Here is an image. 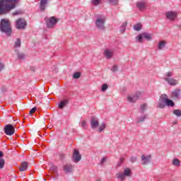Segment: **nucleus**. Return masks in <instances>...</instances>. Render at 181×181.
<instances>
[{
	"label": "nucleus",
	"instance_id": "obj_16",
	"mask_svg": "<svg viewBox=\"0 0 181 181\" xmlns=\"http://www.w3.org/2000/svg\"><path fill=\"white\" fill-rule=\"evenodd\" d=\"M136 6L139 11H145V8H146V1L144 0L139 1L136 4Z\"/></svg>",
	"mask_w": 181,
	"mask_h": 181
},
{
	"label": "nucleus",
	"instance_id": "obj_41",
	"mask_svg": "<svg viewBox=\"0 0 181 181\" xmlns=\"http://www.w3.org/2000/svg\"><path fill=\"white\" fill-rule=\"evenodd\" d=\"M36 107H33L30 110V115H33V114H35V112H36Z\"/></svg>",
	"mask_w": 181,
	"mask_h": 181
},
{
	"label": "nucleus",
	"instance_id": "obj_37",
	"mask_svg": "<svg viewBox=\"0 0 181 181\" xmlns=\"http://www.w3.org/2000/svg\"><path fill=\"white\" fill-rule=\"evenodd\" d=\"M107 88H108V85H107V83H105L102 86L101 91H106Z\"/></svg>",
	"mask_w": 181,
	"mask_h": 181
},
{
	"label": "nucleus",
	"instance_id": "obj_46",
	"mask_svg": "<svg viewBox=\"0 0 181 181\" xmlns=\"http://www.w3.org/2000/svg\"><path fill=\"white\" fill-rule=\"evenodd\" d=\"M112 71H118V66L114 65L113 67H112Z\"/></svg>",
	"mask_w": 181,
	"mask_h": 181
},
{
	"label": "nucleus",
	"instance_id": "obj_18",
	"mask_svg": "<svg viewBox=\"0 0 181 181\" xmlns=\"http://www.w3.org/2000/svg\"><path fill=\"white\" fill-rule=\"evenodd\" d=\"M48 1L49 0H41L40 1V11H41V12H45V11H46V5H47Z\"/></svg>",
	"mask_w": 181,
	"mask_h": 181
},
{
	"label": "nucleus",
	"instance_id": "obj_23",
	"mask_svg": "<svg viewBox=\"0 0 181 181\" xmlns=\"http://www.w3.org/2000/svg\"><path fill=\"white\" fill-rule=\"evenodd\" d=\"M67 104H69L68 100H62L59 104V108H60V110H62V108H64V107H66V105H67Z\"/></svg>",
	"mask_w": 181,
	"mask_h": 181
},
{
	"label": "nucleus",
	"instance_id": "obj_33",
	"mask_svg": "<svg viewBox=\"0 0 181 181\" xmlns=\"http://www.w3.org/2000/svg\"><path fill=\"white\" fill-rule=\"evenodd\" d=\"M4 166H5V160L2 158H0V169L4 168Z\"/></svg>",
	"mask_w": 181,
	"mask_h": 181
},
{
	"label": "nucleus",
	"instance_id": "obj_14",
	"mask_svg": "<svg viewBox=\"0 0 181 181\" xmlns=\"http://www.w3.org/2000/svg\"><path fill=\"white\" fill-rule=\"evenodd\" d=\"M165 16L167 19H170V21H175L176 16H177V13L175 11H168L165 13Z\"/></svg>",
	"mask_w": 181,
	"mask_h": 181
},
{
	"label": "nucleus",
	"instance_id": "obj_44",
	"mask_svg": "<svg viewBox=\"0 0 181 181\" xmlns=\"http://www.w3.org/2000/svg\"><path fill=\"white\" fill-rule=\"evenodd\" d=\"M4 69H5V65H4V64H2V62H0V71H2Z\"/></svg>",
	"mask_w": 181,
	"mask_h": 181
},
{
	"label": "nucleus",
	"instance_id": "obj_12",
	"mask_svg": "<svg viewBox=\"0 0 181 181\" xmlns=\"http://www.w3.org/2000/svg\"><path fill=\"white\" fill-rule=\"evenodd\" d=\"M100 125V122L98 121V118L95 116H93L90 119V127L92 129H95Z\"/></svg>",
	"mask_w": 181,
	"mask_h": 181
},
{
	"label": "nucleus",
	"instance_id": "obj_2",
	"mask_svg": "<svg viewBox=\"0 0 181 181\" xmlns=\"http://www.w3.org/2000/svg\"><path fill=\"white\" fill-rule=\"evenodd\" d=\"M0 30L6 33L8 36H11L12 33V26L11 21L8 18H3L0 21Z\"/></svg>",
	"mask_w": 181,
	"mask_h": 181
},
{
	"label": "nucleus",
	"instance_id": "obj_26",
	"mask_svg": "<svg viewBox=\"0 0 181 181\" xmlns=\"http://www.w3.org/2000/svg\"><path fill=\"white\" fill-rule=\"evenodd\" d=\"M127 25H128V23H127V21H124L121 27H120V32L121 33H124V32H125L126 29H127Z\"/></svg>",
	"mask_w": 181,
	"mask_h": 181
},
{
	"label": "nucleus",
	"instance_id": "obj_5",
	"mask_svg": "<svg viewBox=\"0 0 181 181\" xmlns=\"http://www.w3.org/2000/svg\"><path fill=\"white\" fill-rule=\"evenodd\" d=\"M4 133L9 136L13 135L15 134V127L11 124L6 125L4 127Z\"/></svg>",
	"mask_w": 181,
	"mask_h": 181
},
{
	"label": "nucleus",
	"instance_id": "obj_21",
	"mask_svg": "<svg viewBox=\"0 0 181 181\" xmlns=\"http://www.w3.org/2000/svg\"><path fill=\"white\" fill-rule=\"evenodd\" d=\"M116 176H117V179L118 180H120V181L125 180V175H124V173H122V172L118 173L116 174Z\"/></svg>",
	"mask_w": 181,
	"mask_h": 181
},
{
	"label": "nucleus",
	"instance_id": "obj_15",
	"mask_svg": "<svg viewBox=\"0 0 181 181\" xmlns=\"http://www.w3.org/2000/svg\"><path fill=\"white\" fill-rule=\"evenodd\" d=\"M106 59H112V56H114V50L112 49H105L104 53H103Z\"/></svg>",
	"mask_w": 181,
	"mask_h": 181
},
{
	"label": "nucleus",
	"instance_id": "obj_17",
	"mask_svg": "<svg viewBox=\"0 0 181 181\" xmlns=\"http://www.w3.org/2000/svg\"><path fill=\"white\" fill-rule=\"evenodd\" d=\"M165 81H167L170 86H176L177 84V81L172 78H164Z\"/></svg>",
	"mask_w": 181,
	"mask_h": 181
},
{
	"label": "nucleus",
	"instance_id": "obj_45",
	"mask_svg": "<svg viewBox=\"0 0 181 181\" xmlns=\"http://www.w3.org/2000/svg\"><path fill=\"white\" fill-rule=\"evenodd\" d=\"M64 158H66V154H64V153L59 154V159L63 160V159H64Z\"/></svg>",
	"mask_w": 181,
	"mask_h": 181
},
{
	"label": "nucleus",
	"instance_id": "obj_4",
	"mask_svg": "<svg viewBox=\"0 0 181 181\" xmlns=\"http://www.w3.org/2000/svg\"><path fill=\"white\" fill-rule=\"evenodd\" d=\"M107 19L105 18V16H101L100 17H98V18L95 21V25L98 29H100V30H105V21Z\"/></svg>",
	"mask_w": 181,
	"mask_h": 181
},
{
	"label": "nucleus",
	"instance_id": "obj_7",
	"mask_svg": "<svg viewBox=\"0 0 181 181\" xmlns=\"http://www.w3.org/2000/svg\"><path fill=\"white\" fill-rule=\"evenodd\" d=\"M141 95H142V93L141 92H136L133 96L129 95L127 97V101L129 103H135L138 101L139 98H141Z\"/></svg>",
	"mask_w": 181,
	"mask_h": 181
},
{
	"label": "nucleus",
	"instance_id": "obj_11",
	"mask_svg": "<svg viewBox=\"0 0 181 181\" xmlns=\"http://www.w3.org/2000/svg\"><path fill=\"white\" fill-rule=\"evenodd\" d=\"M181 90L179 88L175 89L171 93L173 100H180Z\"/></svg>",
	"mask_w": 181,
	"mask_h": 181
},
{
	"label": "nucleus",
	"instance_id": "obj_34",
	"mask_svg": "<svg viewBox=\"0 0 181 181\" xmlns=\"http://www.w3.org/2000/svg\"><path fill=\"white\" fill-rule=\"evenodd\" d=\"M81 74L80 73V72H76L74 74V76H73V78H80V77H81Z\"/></svg>",
	"mask_w": 181,
	"mask_h": 181
},
{
	"label": "nucleus",
	"instance_id": "obj_13",
	"mask_svg": "<svg viewBox=\"0 0 181 181\" xmlns=\"http://www.w3.org/2000/svg\"><path fill=\"white\" fill-rule=\"evenodd\" d=\"M152 159V156L148 155H142L141 156V162L142 165H148V163H151Z\"/></svg>",
	"mask_w": 181,
	"mask_h": 181
},
{
	"label": "nucleus",
	"instance_id": "obj_42",
	"mask_svg": "<svg viewBox=\"0 0 181 181\" xmlns=\"http://www.w3.org/2000/svg\"><path fill=\"white\" fill-rule=\"evenodd\" d=\"M173 76V72H168L166 74H165V77H167L168 78H169V77H172Z\"/></svg>",
	"mask_w": 181,
	"mask_h": 181
},
{
	"label": "nucleus",
	"instance_id": "obj_47",
	"mask_svg": "<svg viewBox=\"0 0 181 181\" xmlns=\"http://www.w3.org/2000/svg\"><path fill=\"white\" fill-rule=\"evenodd\" d=\"M18 59H25V54H18Z\"/></svg>",
	"mask_w": 181,
	"mask_h": 181
},
{
	"label": "nucleus",
	"instance_id": "obj_3",
	"mask_svg": "<svg viewBox=\"0 0 181 181\" xmlns=\"http://www.w3.org/2000/svg\"><path fill=\"white\" fill-rule=\"evenodd\" d=\"M45 21L47 23V28L49 29L54 28L59 22V19H57L55 16H52L50 18L45 17Z\"/></svg>",
	"mask_w": 181,
	"mask_h": 181
},
{
	"label": "nucleus",
	"instance_id": "obj_40",
	"mask_svg": "<svg viewBox=\"0 0 181 181\" xmlns=\"http://www.w3.org/2000/svg\"><path fill=\"white\" fill-rule=\"evenodd\" d=\"M141 110L142 112H144V111H145V110H146V103H144L143 105H141Z\"/></svg>",
	"mask_w": 181,
	"mask_h": 181
},
{
	"label": "nucleus",
	"instance_id": "obj_54",
	"mask_svg": "<svg viewBox=\"0 0 181 181\" xmlns=\"http://www.w3.org/2000/svg\"><path fill=\"white\" fill-rule=\"evenodd\" d=\"M174 124H177V121L174 122Z\"/></svg>",
	"mask_w": 181,
	"mask_h": 181
},
{
	"label": "nucleus",
	"instance_id": "obj_6",
	"mask_svg": "<svg viewBox=\"0 0 181 181\" xmlns=\"http://www.w3.org/2000/svg\"><path fill=\"white\" fill-rule=\"evenodd\" d=\"M137 40L140 43L144 42V39H146V40H151L152 39V35L151 34H148L147 33H143L139 35H137Z\"/></svg>",
	"mask_w": 181,
	"mask_h": 181
},
{
	"label": "nucleus",
	"instance_id": "obj_1",
	"mask_svg": "<svg viewBox=\"0 0 181 181\" xmlns=\"http://www.w3.org/2000/svg\"><path fill=\"white\" fill-rule=\"evenodd\" d=\"M20 2V0H0V16L11 13Z\"/></svg>",
	"mask_w": 181,
	"mask_h": 181
},
{
	"label": "nucleus",
	"instance_id": "obj_28",
	"mask_svg": "<svg viewBox=\"0 0 181 181\" xmlns=\"http://www.w3.org/2000/svg\"><path fill=\"white\" fill-rule=\"evenodd\" d=\"M173 165H174V166H180V160L177 158H174L173 160Z\"/></svg>",
	"mask_w": 181,
	"mask_h": 181
},
{
	"label": "nucleus",
	"instance_id": "obj_38",
	"mask_svg": "<svg viewBox=\"0 0 181 181\" xmlns=\"http://www.w3.org/2000/svg\"><path fill=\"white\" fill-rule=\"evenodd\" d=\"M22 14V11L18 10L13 13V16H16V15H21Z\"/></svg>",
	"mask_w": 181,
	"mask_h": 181
},
{
	"label": "nucleus",
	"instance_id": "obj_48",
	"mask_svg": "<svg viewBox=\"0 0 181 181\" xmlns=\"http://www.w3.org/2000/svg\"><path fill=\"white\" fill-rule=\"evenodd\" d=\"M105 162H107V157H103L101 160V164L103 165V163H105Z\"/></svg>",
	"mask_w": 181,
	"mask_h": 181
},
{
	"label": "nucleus",
	"instance_id": "obj_9",
	"mask_svg": "<svg viewBox=\"0 0 181 181\" xmlns=\"http://www.w3.org/2000/svg\"><path fill=\"white\" fill-rule=\"evenodd\" d=\"M157 107L158 108H165V107H166V95L165 94H163L160 95Z\"/></svg>",
	"mask_w": 181,
	"mask_h": 181
},
{
	"label": "nucleus",
	"instance_id": "obj_31",
	"mask_svg": "<svg viewBox=\"0 0 181 181\" xmlns=\"http://www.w3.org/2000/svg\"><path fill=\"white\" fill-rule=\"evenodd\" d=\"M14 47H21V38L16 40Z\"/></svg>",
	"mask_w": 181,
	"mask_h": 181
},
{
	"label": "nucleus",
	"instance_id": "obj_52",
	"mask_svg": "<svg viewBox=\"0 0 181 181\" xmlns=\"http://www.w3.org/2000/svg\"><path fill=\"white\" fill-rule=\"evenodd\" d=\"M30 70H31V71H35V67L31 66V67L30 68Z\"/></svg>",
	"mask_w": 181,
	"mask_h": 181
},
{
	"label": "nucleus",
	"instance_id": "obj_53",
	"mask_svg": "<svg viewBox=\"0 0 181 181\" xmlns=\"http://www.w3.org/2000/svg\"><path fill=\"white\" fill-rule=\"evenodd\" d=\"M2 156H4V153H2V151H0V158H2Z\"/></svg>",
	"mask_w": 181,
	"mask_h": 181
},
{
	"label": "nucleus",
	"instance_id": "obj_22",
	"mask_svg": "<svg viewBox=\"0 0 181 181\" xmlns=\"http://www.w3.org/2000/svg\"><path fill=\"white\" fill-rule=\"evenodd\" d=\"M26 169H28V163L23 162L21 163V165L19 168V170H20V172H25V170H26Z\"/></svg>",
	"mask_w": 181,
	"mask_h": 181
},
{
	"label": "nucleus",
	"instance_id": "obj_19",
	"mask_svg": "<svg viewBox=\"0 0 181 181\" xmlns=\"http://www.w3.org/2000/svg\"><path fill=\"white\" fill-rule=\"evenodd\" d=\"M73 165L71 164H66L64 165V170L66 173H71L73 172Z\"/></svg>",
	"mask_w": 181,
	"mask_h": 181
},
{
	"label": "nucleus",
	"instance_id": "obj_36",
	"mask_svg": "<svg viewBox=\"0 0 181 181\" xmlns=\"http://www.w3.org/2000/svg\"><path fill=\"white\" fill-rule=\"evenodd\" d=\"M119 0H109V2L111 5H118Z\"/></svg>",
	"mask_w": 181,
	"mask_h": 181
},
{
	"label": "nucleus",
	"instance_id": "obj_35",
	"mask_svg": "<svg viewBox=\"0 0 181 181\" xmlns=\"http://www.w3.org/2000/svg\"><path fill=\"white\" fill-rule=\"evenodd\" d=\"M105 123H103L99 128V132H102V131H104V129H105Z\"/></svg>",
	"mask_w": 181,
	"mask_h": 181
},
{
	"label": "nucleus",
	"instance_id": "obj_39",
	"mask_svg": "<svg viewBox=\"0 0 181 181\" xmlns=\"http://www.w3.org/2000/svg\"><path fill=\"white\" fill-rule=\"evenodd\" d=\"M146 118V116H142L139 118L138 122H144L145 121V119Z\"/></svg>",
	"mask_w": 181,
	"mask_h": 181
},
{
	"label": "nucleus",
	"instance_id": "obj_25",
	"mask_svg": "<svg viewBox=\"0 0 181 181\" xmlns=\"http://www.w3.org/2000/svg\"><path fill=\"white\" fill-rule=\"evenodd\" d=\"M165 45H166V41H163V40L160 41L158 46V50H162V49H163V47H165Z\"/></svg>",
	"mask_w": 181,
	"mask_h": 181
},
{
	"label": "nucleus",
	"instance_id": "obj_29",
	"mask_svg": "<svg viewBox=\"0 0 181 181\" xmlns=\"http://www.w3.org/2000/svg\"><path fill=\"white\" fill-rule=\"evenodd\" d=\"M134 30H141L142 29V25L141 23H137L134 25Z\"/></svg>",
	"mask_w": 181,
	"mask_h": 181
},
{
	"label": "nucleus",
	"instance_id": "obj_32",
	"mask_svg": "<svg viewBox=\"0 0 181 181\" xmlns=\"http://www.w3.org/2000/svg\"><path fill=\"white\" fill-rule=\"evenodd\" d=\"M81 127L82 128H83V129H86L87 128V122L86 120H82Z\"/></svg>",
	"mask_w": 181,
	"mask_h": 181
},
{
	"label": "nucleus",
	"instance_id": "obj_50",
	"mask_svg": "<svg viewBox=\"0 0 181 181\" xmlns=\"http://www.w3.org/2000/svg\"><path fill=\"white\" fill-rule=\"evenodd\" d=\"M124 160H125V158H124V157H120V158H119V162H120L121 163H124Z\"/></svg>",
	"mask_w": 181,
	"mask_h": 181
},
{
	"label": "nucleus",
	"instance_id": "obj_43",
	"mask_svg": "<svg viewBox=\"0 0 181 181\" xmlns=\"http://www.w3.org/2000/svg\"><path fill=\"white\" fill-rule=\"evenodd\" d=\"M50 170H53V172H56L57 170V167L56 165H52L50 168Z\"/></svg>",
	"mask_w": 181,
	"mask_h": 181
},
{
	"label": "nucleus",
	"instance_id": "obj_30",
	"mask_svg": "<svg viewBox=\"0 0 181 181\" xmlns=\"http://www.w3.org/2000/svg\"><path fill=\"white\" fill-rule=\"evenodd\" d=\"M173 114L177 117H181V110H174Z\"/></svg>",
	"mask_w": 181,
	"mask_h": 181
},
{
	"label": "nucleus",
	"instance_id": "obj_10",
	"mask_svg": "<svg viewBox=\"0 0 181 181\" xmlns=\"http://www.w3.org/2000/svg\"><path fill=\"white\" fill-rule=\"evenodd\" d=\"M72 160L75 162V163H78L81 160V155H80V151L78 150L75 149L74 151V153L72 155Z\"/></svg>",
	"mask_w": 181,
	"mask_h": 181
},
{
	"label": "nucleus",
	"instance_id": "obj_24",
	"mask_svg": "<svg viewBox=\"0 0 181 181\" xmlns=\"http://www.w3.org/2000/svg\"><path fill=\"white\" fill-rule=\"evenodd\" d=\"M123 174L124 175L125 177H130L131 175H132V171H131L129 168H125Z\"/></svg>",
	"mask_w": 181,
	"mask_h": 181
},
{
	"label": "nucleus",
	"instance_id": "obj_20",
	"mask_svg": "<svg viewBox=\"0 0 181 181\" xmlns=\"http://www.w3.org/2000/svg\"><path fill=\"white\" fill-rule=\"evenodd\" d=\"M165 105H168V107H175V103H173V100H170L167 95H165Z\"/></svg>",
	"mask_w": 181,
	"mask_h": 181
},
{
	"label": "nucleus",
	"instance_id": "obj_51",
	"mask_svg": "<svg viewBox=\"0 0 181 181\" xmlns=\"http://www.w3.org/2000/svg\"><path fill=\"white\" fill-rule=\"evenodd\" d=\"M122 165V163L119 161V163H117V168H119V166H121Z\"/></svg>",
	"mask_w": 181,
	"mask_h": 181
},
{
	"label": "nucleus",
	"instance_id": "obj_8",
	"mask_svg": "<svg viewBox=\"0 0 181 181\" xmlns=\"http://www.w3.org/2000/svg\"><path fill=\"white\" fill-rule=\"evenodd\" d=\"M26 21L23 18H20L16 22V28L17 29H25L26 28Z\"/></svg>",
	"mask_w": 181,
	"mask_h": 181
},
{
	"label": "nucleus",
	"instance_id": "obj_49",
	"mask_svg": "<svg viewBox=\"0 0 181 181\" xmlns=\"http://www.w3.org/2000/svg\"><path fill=\"white\" fill-rule=\"evenodd\" d=\"M130 160L132 162V163H135L136 160V157H131Z\"/></svg>",
	"mask_w": 181,
	"mask_h": 181
},
{
	"label": "nucleus",
	"instance_id": "obj_27",
	"mask_svg": "<svg viewBox=\"0 0 181 181\" xmlns=\"http://www.w3.org/2000/svg\"><path fill=\"white\" fill-rule=\"evenodd\" d=\"M102 0H91V4L93 6H97L101 4Z\"/></svg>",
	"mask_w": 181,
	"mask_h": 181
}]
</instances>
